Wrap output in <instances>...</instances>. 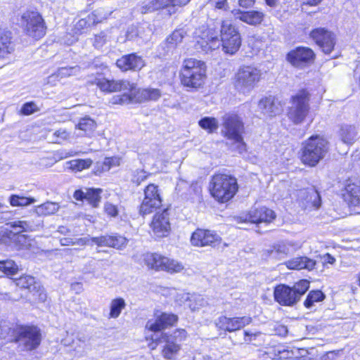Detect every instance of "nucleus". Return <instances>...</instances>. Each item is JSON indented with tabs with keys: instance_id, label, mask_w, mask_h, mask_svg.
Wrapping results in <instances>:
<instances>
[{
	"instance_id": "nucleus-1",
	"label": "nucleus",
	"mask_w": 360,
	"mask_h": 360,
	"mask_svg": "<svg viewBox=\"0 0 360 360\" xmlns=\"http://www.w3.org/2000/svg\"><path fill=\"white\" fill-rule=\"evenodd\" d=\"M10 333L8 341L16 343L20 351L35 350L41 342V331L37 326L15 324Z\"/></svg>"
},
{
	"instance_id": "nucleus-2",
	"label": "nucleus",
	"mask_w": 360,
	"mask_h": 360,
	"mask_svg": "<svg viewBox=\"0 0 360 360\" xmlns=\"http://www.w3.org/2000/svg\"><path fill=\"white\" fill-rule=\"evenodd\" d=\"M180 75L181 84L184 86L198 89L204 84L205 79V64L195 58H187L184 61Z\"/></svg>"
},
{
	"instance_id": "nucleus-3",
	"label": "nucleus",
	"mask_w": 360,
	"mask_h": 360,
	"mask_svg": "<svg viewBox=\"0 0 360 360\" xmlns=\"http://www.w3.org/2000/svg\"><path fill=\"white\" fill-rule=\"evenodd\" d=\"M210 184L212 195L221 202L230 200L236 195L238 188L236 179L224 174L214 175Z\"/></svg>"
},
{
	"instance_id": "nucleus-4",
	"label": "nucleus",
	"mask_w": 360,
	"mask_h": 360,
	"mask_svg": "<svg viewBox=\"0 0 360 360\" xmlns=\"http://www.w3.org/2000/svg\"><path fill=\"white\" fill-rule=\"evenodd\" d=\"M309 288V282L307 280H301L295 283L292 287L279 284L274 289V299L281 305L292 307L300 300L301 297L305 294Z\"/></svg>"
},
{
	"instance_id": "nucleus-5",
	"label": "nucleus",
	"mask_w": 360,
	"mask_h": 360,
	"mask_svg": "<svg viewBox=\"0 0 360 360\" xmlns=\"http://www.w3.org/2000/svg\"><path fill=\"white\" fill-rule=\"evenodd\" d=\"M328 150V143L319 136L310 137L302 148L301 160L310 167L316 166Z\"/></svg>"
},
{
	"instance_id": "nucleus-6",
	"label": "nucleus",
	"mask_w": 360,
	"mask_h": 360,
	"mask_svg": "<svg viewBox=\"0 0 360 360\" xmlns=\"http://www.w3.org/2000/svg\"><path fill=\"white\" fill-rule=\"evenodd\" d=\"M261 70L251 65L240 67L235 75V86L240 92H250L259 82Z\"/></svg>"
},
{
	"instance_id": "nucleus-7",
	"label": "nucleus",
	"mask_w": 360,
	"mask_h": 360,
	"mask_svg": "<svg viewBox=\"0 0 360 360\" xmlns=\"http://www.w3.org/2000/svg\"><path fill=\"white\" fill-rule=\"evenodd\" d=\"M222 126L221 132L224 136L238 143L240 151L245 150V145L242 136L244 132V124L241 118L236 114H226L223 117Z\"/></svg>"
},
{
	"instance_id": "nucleus-8",
	"label": "nucleus",
	"mask_w": 360,
	"mask_h": 360,
	"mask_svg": "<svg viewBox=\"0 0 360 360\" xmlns=\"http://www.w3.org/2000/svg\"><path fill=\"white\" fill-rule=\"evenodd\" d=\"M21 21L23 30L28 36L39 39L46 34V22L39 12L25 11L21 16Z\"/></svg>"
},
{
	"instance_id": "nucleus-9",
	"label": "nucleus",
	"mask_w": 360,
	"mask_h": 360,
	"mask_svg": "<svg viewBox=\"0 0 360 360\" xmlns=\"http://www.w3.org/2000/svg\"><path fill=\"white\" fill-rule=\"evenodd\" d=\"M309 94L305 90H301L291 98V105L289 107L288 118L295 124L302 123L309 110Z\"/></svg>"
},
{
	"instance_id": "nucleus-10",
	"label": "nucleus",
	"mask_w": 360,
	"mask_h": 360,
	"mask_svg": "<svg viewBox=\"0 0 360 360\" xmlns=\"http://www.w3.org/2000/svg\"><path fill=\"white\" fill-rule=\"evenodd\" d=\"M162 205V199L158 186L150 184L144 189V198L139 207L142 216L149 214Z\"/></svg>"
},
{
	"instance_id": "nucleus-11",
	"label": "nucleus",
	"mask_w": 360,
	"mask_h": 360,
	"mask_svg": "<svg viewBox=\"0 0 360 360\" xmlns=\"http://www.w3.org/2000/svg\"><path fill=\"white\" fill-rule=\"evenodd\" d=\"M221 238L212 231L197 229L191 235V243L195 247L214 248L221 243Z\"/></svg>"
},
{
	"instance_id": "nucleus-12",
	"label": "nucleus",
	"mask_w": 360,
	"mask_h": 360,
	"mask_svg": "<svg viewBox=\"0 0 360 360\" xmlns=\"http://www.w3.org/2000/svg\"><path fill=\"white\" fill-rule=\"evenodd\" d=\"M252 321V319L247 316L233 318L221 316L216 320L215 324L219 329L228 332H234L249 325Z\"/></svg>"
},
{
	"instance_id": "nucleus-13",
	"label": "nucleus",
	"mask_w": 360,
	"mask_h": 360,
	"mask_svg": "<svg viewBox=\"0 0 360 360\" xmlns=\"http://www.w3.org/2000/svg\"><path fill=\"white\" fill-rule=\"evenodd\" d=\"M315 58L312 49L308 47L300 46L291 51L287 55L288 60L295 67L303 68L311 63Z\"/></svg>"
},
{
	"instance_id": "nucleus-14",
	"label": "nucleus",
	"mask_w": 360,
	"mask_h": 360,
	"mask_svg": "<svg viewBox=\"0 0 360 360\" xmlns=\"http://www.w3.org/2000/svg\"><path fill=\"white\" fill-rule=\"evenodd\" d=\"M310 36L325 53H331L335 46V37L331 32L320 27L313 30Z\"/></svg>"
},
{
	"instance_id": "nucleus-15",
	"label": "nucleus",
	"mask_w": 360,
	"mask_h": 360,
	"mask_svg": "<svg viewBox=\"0 0 360 360\" xmlns=\"http://www.w3.org/2000/svg\"><path fill=\"white\" fill-rule=\"evenodd\" d=\"M177 320V316L173 314L162 313L157 315L155 319H149L146 324V328L152 332H160L172 326Z\"/></svg>"
},
{
	"instance_id": "nucleus-16",
	"label": "nucleus",
	"mask_w": 360,
	"mask_h": 360,
	"mask_svg": "<svg viewBox=\"0 0 360 360\" xmlns=\"http://www.w3.org/2000/svg\"><path fill=\"white\" fill-rule=\"evenodd\" d=\"M63 342L65 346L70 347V351L73 352L74 356L76 357L85 356L91 349L89 339L84 335H78L71 342L68 339Z\"/></svg>"
},
{
	"instance_id": "nucleus-17",
	"label": "nucleus",
	"mask_w": 360,
	"mask_h": 360,
	"mask_svg": "<svg viewBox=\"0 0 360 360\" xmlns=\"http://www.w3.org/2000/svg\"><path fill=\"white\" fill-rule=\"evenodd\" d=\"M150 226L158 237L166 236L170 230L168 210L165 209L161 213H156Z\"/></svg>"
},
{
	"instance_id": "nucleus-18",
	"label": "nucleus",
	"mask_w": 360,
	"mask_h": 360,
	"mask_svg": "<svg viewBox=\"0 0 360 360\" xmlns=\"http://www.w3.org/2000/svg\"><path fill=\"white\" fill-rule=\"evenodd\" d=\"M96 84L102 91L109 93L130 90L134 87V83H130L127 80H109L105 78L97 79Z\"/></svg>"
},
{
	"instance_id": "nucleus-19",
	"label": "nucleus",
	"mask_w": 360,
	"mask_h": 360,
	"mask_svg": "<svg viewBox=\"0 0 360 360\" xmlns=\"http://www.w3.org/2000/svg\"><path fill=\"white\" fill-rule=\"evenodd\" d=\"M300 198L305 210H317L321 207V200L319 193L314 188H309L300 191Z\"/></svg>"
},
{
	"instance_id": "nucleus-20",
	"label": "nucleus",
	"mask_w": 360,
	"mask_h": 360,
	"mask_svg": "<svg viewBox=\"0 0 360 360\" xmlns=\"http://www.w3.org/2000/svg\"><path fill=\"white\" fill-rule=\"evenodd\" d=\"M117 66L122 71L140 70L145 65L143 59L136 53L122 56L116 61Z\"/></svg>"
},
{
	"instance_id": "nucleus-21",
	"label": "nucleus",
	"mask_w": 360,
	"mask_h": 360,
	"mask_svg": "<svg viewBox=\"0 0 360 360\" xmlns=\"http://www.w3.org/2000/svg\"><path fill=\"white\" fill-rule=\"evenodd\" d=\"M1 239L18 250L29 249L31 247V240L24 234L15 235L11 231H2Z\"/></svg>"
},
{
	"instance_id": "nucleus-22",
	"label": "nucleus",
	"mask_w": 360,
	"mask_h": 360,
	"mask_svg": "<svg viewBox=\"0 0 360 360\" xmlns=\"http://www.w3.org/2000/svg\"><path fill=\"white\" fill-rule=\"evenodd\" d=\"M152 340H155L157 343H165L162 354L167 359H174L181 349L180 344L173 341L172 338H169L166 333L162 334L160 338L152 337Z\"/></svg>"
},
{
	"instance_id": "nucleus-23",
	"label": "nucleus",
	"mask_w": 360,
	"mask_h": 360,
	"mask_svg": "<svg viewBox=\"0 0 360 360\" xmlns=\"http://www.w3.org/2000/svg\"><path fill=\"white\" fill-rule=\"evenodd\" d=\"M276 217L273 210L265 207L252 211L248 217L241 221L242 222H250L252 224L269 223Z\"/></svg>"
},
{
	"instance_id": "nucleus-24",
	"label": "nucleus",
	"mask_w": 360,
	"mask_h": 360,
	"mask_svg": "<svg viewBox=\"0 0 360 360\" xmlns=\"http://www.w3.org/2000/svg\"><path fill=\"white\" fill-rule=\"evenodd\" d=\"M232 13L236 19H239L250 25L261 24L264 17V13L258 11H242L240 9H234Z\"/></svg>"
},
{
	"instance_id": "nucleus-25",
	"label": "nucleus",
	"mask_w": 360,
	"mask_h": 360,
	"mask_svg": "<svg viewBox=\"0 0 360 360\" xmlns=\"http://www.w3.org/2000/svg\"><path fill=\"white\" fill-rule=\"evenodd\" d=\"M258 107L264 115L269 117L276 116L282 111L281 103L272 96L262 98L259 102Z\"/></svg>"
},
{
	"instance_id": "nucleus-26",
	"label": "nucleus",
	"mask_w": 360,
	"mask_h": 360,
	"mask_svg": "<svg viewBox=\"0 0 360 360\" xmlns=\"http://www.w3.org/2000/svg\"><path fill=\"white\" fill-rule=\"evenodd\" d=\"M316 262L307 257H299L293 258L286 262V266L290 269H307L309 271L314 269Z\"/></svg>"
},
{
	"instance_id": "nucleus-27",
	"label": "nucleus",
	"mask_w": 360,
	"mask_h": 360,
	"mask_svg": "<svg viewBox=\"0 0 360 360\" xmlns=\"http://www.w3.org/2000/svg\"><path fill=\"white\" fill-rule=\"evenodd\" d=\"M221 45V39L217 37H208L207 39L200 38L197 41L195 49L200 50L202 52L208 53L212 50L218 49Z\"/></svg>"
},
{
	"instance_id": "nucleus-28",
	"label": "nucleus",
	"mask_w": 360,
	"mask_h": 360,
	"mask_svg": "<svg viewBox=\"0 0 360 360\" xmlns=\"http://www.w3.org/2000/svg\"><path fill=\"white\" fill-rule=\"evenodd\" d=\"M186 34L183 30H174L166 39L163 45L165 46V52L168 53L175 49V47L182 42V40Z\"/></svg>"
},
{
	"instance_id": "nucleus-29",
	"label": "nucleus",
	"mask_w": 360,
	"mask_h": 360,
	"mask_svg": "<svg viewBox=\"0 0 360 360\" xmlns=\"http://www.w3.org/2000/svg\"><path fill=\"white\" fill-rule=\"evenodd\" d=\"M60 208L57 202L47 201L34 207L33 212L39 217L49 216L56 213Z\"/></svg>"
},
{
	"instance_id": "nucleus-30",
	"label": "nucleus",
	"mask_w": 360,
	"mask_h": 360,
	"mask_svg": "<svg viewBox=\"0 0 360 360\" xmlns=\"http://www.w3.org/2000/svg\"><path fill=\"white\" fill-rule=\"evenodd\" d=\"M15 49L12 41L11 32L6 30H0V51L2 53L11 55Z\"/></svg>"
},
{
	"instance_id": "nucleus-31",
	"label": "nucleus",
	"mask_w": 360,
	"mask_h": 360,
	"mask_svg": "<svg viewBox=\"0 0 360 360\" xmlns=\"http://www.w3.org/2000/svg\"><path fill=\"white\" fill-rule=\"evenodd\" d=\"M164 256H162L157 253L148 252L143 255L144 264L151 269L156 271H161L162 264H164L163 259Z\"/></svg>"
},
{
	"instance_id": "nucleus-32",
	"label": "nucleus",
	"mask_w": 360,
	"mask_h": 360,
	"mask_svg": "<svg viewBox=\"0 0 360 360\" xmlns=\"http://www.w3.org/2000/svg\"><path fill=\"white\" fill-rule=\"evenodd\" d=\"M169 6V0H148L142 4L141 12L146 13Z\"/></svg>"
},
{
	"instance_id": "nucleus-33",
	"label": "nucleus",
	"mask_w": 360,
	"mask_h": 360,
	"mask_svg": "<svg viewBox=\"0 0 360 360\" xmlns=\"http://www.w3.org/2000/svg\"><path fill=\"white\" fill-rule=\"evenodd\" d=\"M124 93L122 95L115 96L112 98V104H127L132 102L134 99H136V96L137 91H136V86L134 84V87L131 89L122 90Z\"/></svg>"
},
{
	"instance_id": "nucleus-34",
	"label": "nucleus",
	"mask_w": 360,
	"mask_h": 360,
	"mask_svg": "<svg viewBox=\"0 0 360 360\" xmlns=\"http://www.w3.org/2000/svg\"><path fill=\"white\" fill-rule=\"evenodd\" d=\"M221 40L228 39H233L235 37H240L238 29L228 20H222L221 22Z\"/></svg>"
},
{
	"instance_id": "nucleus-35",
	"label": "nucleus",
	"mask_w": 360,
	"mask_h": 360,
	"mask_svg": "<svg viewBox=\"0 0 360 360\" xmlns=\"http://www.w3.org/2000/svg\"><path fill=\"white\" fill-rule=\"evenodd\" d=\"M357 132L354 127L344 125L340 130V136L342 142L347 144H352L356 140Z\"/></svg>"
},
{
	"instance_id": "nucleus-36",
	"label": "nucleus",
	"mask_w": 360,
	"mask_h": 360,
	"mask_svg": "<svg viewBox=\"0 0 360 360\" xmlns=\"http://www.w3.org/2000/svg\"><path fill=\"white\" fill-rule=\"evenodd\" d=\"M221 41L223 51L230 55L236 53L241 46L240 37L236 36L233 39H225Z\"/></svg>"
},
{
	"instance_id": "nucleus-37",
	"label": "nucleus",
	"mask_w": 360,
	"mask_h": 360,
	"mask_svg": "<svg viewBox=\"0 0 360 360\" xmlns=\"http://www.w3.org/2000/svg\"><path fill=\"white\" fill-rule=\"evenodd\" d=\"M161 96V92L158 89H144L137 91L136 101H157Z\"/></svg>"
},
{
	"instance_id": "nucleus-38",
	"label": "nucleus",
	"mask_w": 360,
	"mask_h": 360,
	"mask_svg": "<svg viewBox=\"0 0 360 360\" xmlns=\"http://www.w3.org/2000/svg\"><path fill=\"white\" fill-rule=\"evenodd\" d=\"M12 230L6 229L4 231H11L15 235H22V232H27L32 230V226L27 221H15L8 224Z\"/></svg>"
},
{
	"instance_id": "nucleus-39",
	"label": "nucleus",
	"mask_w": 360,
	"mask_h": 360,
	"mask_svg": "<svg viewBox=\"0 0 360 360\" xmlns=\"http://www.w3.org/2000/svg\"><path fill=\"white\" fill-rule=\"evenodd\" d=\"M163 262L164 264H162V266L161 268V271H165L169 273H179L181 271L184 269V266L178 262L177 261H175L174 259H171L168 257H164Z\"/></svg>"
},
{
	"instance_id": "nucleus-40",
	"label": "nucleus",
	"mask_w": 360,
	"mask_h": 360,
	"mask_svg": "<svg viewBox=\"0 0 360 360\" xmlns=\"http://www.w3.org/2000/svg\"><path fill=\"white\" fill-rule=\"evenodd\" d=\"M79 129L83 131L86 136H91L96 128L95 121L89 117L80 119L77 125Z\"/></svg>"
},
{
	"instance_id": "nucleus-41",
	"label": "nucleus",
	"mask_w": 360,
	"mask_h": 360,
	"mask_svg": "<svg viewBox=\"0 0 360 360\" xmlns=\"http://www.w3.org/2000/svg\"><path fill=\"white\" fill-rule=\"evenodd\" d=\"M0 271L6 275L14 276L19 271V266L12 259L0 260Z\"/></svg>"
},
{
	"instance_id": "nucleus-42",
	"label": "nucleus",
	"mask_w": 360,
	"mask_h": 360,
	"mask_svg": "<svg viewBox=\"0 0 360 360\" xmlns=\"http://www.w3.org/2000/svg\"><path fill=\"white\" fill-rule=\"evenodd\" d=\"M125 306L126 304L124 299L116 298L112 300L110 302V311L109 314L110 318H117Z\"/></svg>"
},
{
	"instance_id": "nucleus-43",
	"label": "nucleus",
	"mask_w": 360,
	"mask_h": 360,
	"mask_svg": "<svg viewBox=\"0 0 360 360\" xmlns=\"http://www.w3.org/2000/svg\"><path fill=\"white\" fill-rule=\"evenodd\" d=\"M79 70L80 68L79 66L60 68H58L56 74L49 77V80L58 77L62 78L65 77H70L71 75H75L78 74L79 72ZM48 82L49 83L50 81H49Z\"/></svg>"
},
{
	"instance_id": "nucleus-44",
	"label": "nucleus",
	"mask_w": 360,
	"mask_h": 360,
	"mask_svg": "<svg viewBox=\"0 0 360 360\" xmlns=\"http://www.w3.org/2000/svg\"><path fill=\"white\" fill-rule=\"evenodd\" d=\"M92 160L88 159H76L68 162L70 169L75 171H82L88 169L92 165Z\"/></svg>"
},
{
	"instance_id": "nucleus-45",
	"label": "nucleus",
	"mask_w": 360,
	"mask_h": 360,
	"mask_svg": "<svg viewBox=\"0 0 360 360\" xmlns=\"http://www.w3.org/2000/svg\"><path fill=\"white\" fill-rule=\"evenodd\" d=\"M198 124L201 128L207 130L209 133H212L217 130L219 127L218 121L214 117H205L202 118Z\"/></svg>"
},
{
	"instance_id": "nucleus-46",
	"label": "nucleus",
	"mask_w": 360,
	"mask_h": 360,
	"mask_svg": "<svg viewBox=\"0 0 360 360\" xmlns=\"http://www.w3.org/2000/svg\"><path fill=\"white\" fill-rule=\"evenodd\" d=\"M10 203L12 206H27L34 203L37 200L32 197H24L18 195H12L10 197Z\"/></svg>"
},
{
	"instance_id": "nucleus-47",
	"label": "nucleus",
	"mask_w": 360,
	"mask_h": 360,
	"mask_svg": "<svg viewBox=\"0 0 360 360\" xmlns=\"http://www.w3.org/2000/svg\"><path fill=\"white\" fill-rule=\"evenodd\" d=\"M324 298L325 295L321 290L311 291L307 295L304 305L309 309L313 306L314 302L322 301Z\"/></svg>"
},
{
	"instance_id": "nucleus-48",
	"label": "nucleus",
	"mask_w": 360,
	"mask_h": 360,
	"mask_svg": "<svg viewBox=\"0 0 360 360\" xmlns=\"http://www.w3.org/2000/svg\"><path fill=\"white\" fill-rule=\"evenodd\" d=\"M101 189H89L85 193L84 198L94 207H97L101 200Z\"/></svg>"
},
{
	"instance_id": "nucleus-49",
	"label": "nucleus",
	"mask_w": 360,
	"mask_h": 360,
	"mask_svg": "<svg viewBox=\"0 0 360 360\" xmlns=\"http://www.w3.org/2000/svg\"><path fill=\"white\" fill-rule=\"evenodd\" d=\"M108 15H110V13L105 12L103 8H100L89 15V20L90 19V21L91 20L94 25H96L107 19Z\"/></svg>"
},
{
	"instance_id": "nucleus-50",
	"label": "nucleus",
	"mask_w": 360,
	"mask_h": 360,
	"mask_svg": "<svg viewBox=\"0 0 360 360\" xmlns=\"http://www.w3.org/2000/svg\"><path fill=\"white\" fill-rule=\"evenodd\" d=\"M288 248L285 245L278 244L273 246L269 252L270 256L273 257L282 259L288 255Z\"/></svg>"
},
{
	"instance_id": "nucleus-51",
	"label": "nucleus",
	"mask_w": 360,
	"mask_h": 360,
	"mask_svg": "<svg viewBox=\"0 0 360 360\" xmlns=\"http://www.w3.org/2000/svg\"><path fill=\"white\" fill-rule=\"evenodd\" d=\"M114 236H101L99 237L91 238V242L96 243L98 246H107L113 248Z\"/></svg>"
},
{
	"instance_id": "nucleus-52",
	"label": "nucleus",
	"mask_w": 360,
	"mask_h": 360,
	"mask_svg": "<svg viewBox=\"0 0 360 360\" xmlns=\"http://www.w3.org/2000/svg\"><path fill=\"white\" fill-rule=\"evenodd\" d=\"M206 301L200 295H193L188 300V307L192 311H195L204 306Z\"/></svg>"
},
{
	"instance_id": "nucleus-53",
	"label": "nucleus",
	"mask_w": 360,
	"mask_h": 360,
	"mask_svg": "<svg viewBox=\"0 0 360 360\" xmlns=\"http://www.w3.org/2000/svg\"><path fill=\"white\" fill-rule=\"evenodd\" d=\"M34 283V278L31 276H22L17 281V285L30 290H31L32 288H35Z\"/></svg>"
},
{
	"instance_id": "nucleus-54",
	"label": "nucleus",
	"mask_w": 360,
	"mask_h": 360,
	"mask_svg": "<svg viewBox=\"0 0 360 360\" xmlns=\"http://www.w3.org/2000/svg\"><path fill=\"white\" fill-rule=\"evenodd\" d=\"M120 164V158L117 157L105 158L103 162V171H108L112 167L118 166Z\"/></svg>"
},
{
	"instance_id": "nucleus-55",
	"label": "nucleus",
	"mask_w": 360,
	"mask_h": 360,
	"mask_svg": "<svg viewBox=\"0 0 360 360\" xmlns=\"http://www.w3.org/2000/svg\"><path fill=\"white\" fill-rule=\"evenodd\" d=\"M39 108L34 102H28L25 103L20 110L22 114L25 115H31L35 112H37Z\"/></svg>"
},
{
	"instance_id": "nucleus-56",
	"label": "nucleus",
	"mask_w": 360,
	"mask_h": 360,
	"mask_svg": "<svg viewBox=\"0 0 360 360\" xmlns=\"http://www.w3.org/2000/svg\"><path fill=\"white\" fill-rule=\"evenodd\" d=\"M187 335V333L184 329L176 330L172 335H168L169 338H172V340L179 343L183 341Z\"/></svg>"
},
{
	"instance_id": "nucleus-57",
	"label": "nucleus",
	"mask_w": 360,
	"mask_h": 360,
	"mask_svg": "<svg viewBox=\"0 0 360 360\" xmlns=\"http://www.w3.org/2000/svg\"><path fill=\"white\" fill-rule=\"evenodd\" d=\"M54 141L56 143H60L62 141L67 140L70 136V133L63 129H60L53 133Z\"/></svg>"
},
{
	"instance_id": "nucleus-58",
	"label": "nucleus",
	"mask_w": 360,
	"mask_h": 360,
	"mask_svg": "<svg viewBox=\"0 0 360 360\" xmlns=\"http://www.w3.org/2000/svg\"><path fill=\"white\" fill-rule=\"evenodd\" d=\"M113 240V248L116 249H123L127 244V239L120 235L114 236Z\"/></svg>"
},
{
	"instance_id": "nucleus-59",
	"label": "nucleus",
	"mask_w": 360,
	"mask_h": 360,
	"mask_svg": "<svg viewBox=\"0 0 360 360\" xmlns=\"http://www.w3.org/2000/svg\"><path fill=\"white\" fill-rule=\"evenodd\" d=\"M147 179V175L145 171L143 170H136L132 178L133 183L136 185H140L141 182L145 181Z\"/></svg>"
},
{
	"instance_id": "nucleus-60",
	"label": "nucleus",
	"mask_w": 360,
	"mask_h": 360,
	"mask_svg": "<svg viewBox=\"0 0 360 360\" xmlns=\"http://www.w3.org/2000/svg\"><path fill=\"white\" fill-rule=\"evenodd\" d=\"M106 41V36L103 32L100 33L99 34L95 35L94 46L99 49L102 47Z\"/></svg>"
},
{
	"instance_id": "nucleus-61",
	"label": "nucleus",
	"mask_w": 360,
	"mask_h": 360,
	"mask_svg": "<svg viewBox=\"0 0 360 360\" xmlns=\"http://www.w3.org/2000/svg\"><path fill=\"white\" fill-rule=\"evenodd\" d=\"M104 209H105V212H106V214L110 217H115L118 214V210H117V206H115V205H113L112 203H110V202L105 203Z\"/></svg>"
},
{
	"instance_id": "nucleus-62",
	"label": "nucleus",
	"mask_w": 360,
	"mask_h": 360,
	"mask_svg": "<svg viewBox=\"0 0 360 360\" xmlns=\"http://www.w3.org/2000/svg\"><path fill=\"white\" fill-rule=\"evenodd\" d=\"M354 188H351L350 186H349L346 191L349 194L351 199L350 202L354 205H358L360 204V197L356 193V192H353Z\"/></svg>"
},
{
	"instance_id": "nucleus-63",
	"label": "nucleus",
	"mask_w": 360,
	"mask_h": 360,
	"mask_svg": "<svg viewBox=\"0 0 360 360\" xmlns=\"http://www.w3.org/2000/svg\"><path fill=\"white\" fill-rule=\"evenodd\" d=\"M91 25H94L90 19L89 20V15L85 18H82L76 24V28L77 30H83Z\"/></svg>"
},
{
	"instance_id": "nucleus-64",
	"label": "nucleus",
	"mask_w": 360,
	"mask_h": 360,
	"mask_svg": "<svg viewBox=\"0 0 360 360\" xmlns=\"http://www.w3.org/2000/svg\"><path fill=\"white\" fill-rule=\"evenodd\" d=\"M10 330L11 327H9L6 323H0V339H6L10 338Z\"/></svg>"
}]
</instances>
